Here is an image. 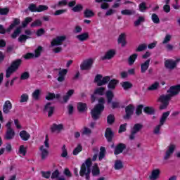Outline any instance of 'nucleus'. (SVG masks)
I'll return each mask as SVG.
<instances>
[{
	"mask_svg": "<svg viewBox=\"0 0 180 180\" xmlns=\"http://www.w3.org/2000/svg\"><path fill=\"white\" fill-rule=\"evenodd\" d=\"M169 94L162 95L159 101L161 102L160 109H167V106H168V103L172 96L174 95H178L180 92V85L172 86L170 89L167 91Z\"/></svg>",
	"mask_w": 180,
	"mask_h": 180,
	"instance_id": "f257e3e1",
	"label": "nucleus"
},
{
	"mask_svg": "<svg viewBox=\"0 0 180 180\" xmlns=\"http://www.w3.org/2000/svg\"><path fill=\"white\" fill-rule=\"evenodd\" d=\"M105 99L101 98L98 100V103L91 110V117L94 120H98L101 117V113L105 109Z\"/></svg>",
	"mask_w": 180,
	"mask_h": 180,
	"instance_id": "f03ea898",
	"label": "nucleus"
},
{
	"mask_svg": "<svg viewBox=\"0 0 180 180\" xmlns=\"http://www.w3.org/2000/svg\"><path fill=\"white\" fill-rule=\"evenodd\" d=\"M91 165L92 162L91 159H87L84 163L82 165L81 170L79 172L80 176H85L86 179H89V174H91Z\"/></svg>",
	"mask_w": 180,
	"mask_h": 180,
	"instance_id": "7ed1b4c3",
	"label": "nucleus"
},
{
	"mask_svg": "<svg viewBox=\"0 0 180 180\" xmlns=\"http://www.w3.org/2000/svg\"><path fill=\"white\" fill-rule=\"evenodd\" d=\"M44 144V146H41L39 148L41 160H46L49 156V148H50V143L48 135H46Z\"/></svg>",
	"mask_w": 180,
	"mask_h": 180,
	"instance_id": "20e7f679",
	"label": "nucleus"
},
{
	"mask_svg": "<svg viewBox=\"0 0 180 180\" xmlns=\"http://www.w3.org/2000/svg\"><path fill=\"white\" fill-rule=\"evenodd\" d=\"M22 63V60L18 59L13 61L11 65L7 69L6 72V77L9 78L19 68L20 64Z\"/></svg>",
	"mask_w": 180,
	"mask_h": 180,
	"instance_id": "39448f33",
	"label": "nucleus"
},
{
	"mask_svg": "<svg viewBox=\"0 0 180 180\" xmlns=\"http://www.w3.org/2000/svg\"><path fill=\"white\" fill-rule=\"evenodd\" d=\"M110 81V77L105 76L104 77L101 75H97L94 79V82L98 86H102L103 85H106Z\"/></svg>",
	"mask_w": 180,
	"mask_h": 180,
	"instance_id": "423d86ee",
	"label": "nucleus"
},
{
	"mask_svg": "<svg viewBox=\"0 0 180 180\" xmlns=\"http://www.w3.org/2000/svg\"><path fill=\"white\" fill-rule=\"evenodd\" d=\"M6 127L7 128V132L6 134V140H12L13 137H15V131L12 129V121H9L6 124Z\"/></svg>",
	"mask_w": 180,
	"mask_h": 180,
	"instance_id": "0eeeda50",
	"label": "nucleus"
},
{
	"mask_svg": "<svg viewBox=\"0 0 180 180\" xmlns=\"http://www.w3.org/2000/svg\"><path fill=\"white\" fill-rule=\"evenodd\" d=\"M94 64V59L89 58L84 60L80 65V69L82 70H91L92 68V65Z\"/></svg>",
	"mask_w": 180,
	"mask_h": 180,
	"instance_id": "6e6552de",
	"label": "nucleus"
},
{
	"mask_svg": "<svg viewBox=\"0 0 180 180\" xmlns=\"http://www.w3.org/2000/svg\"><path fill=\"white\" fill-rule=\"evenodd\" d=\"M143 127V125L141 124H136L134 125V127L132 128L131 131V135L129 136L130 140H134V137H136V134L141 130Z\"/></svg>",
	"mask_w": 180,
	"mask_h": 180,
	"instance_id": "1a4fd4ad",
	"label": "nucleus"
},
{
	"mask_svg": "<svg viewBox=\"0 0 180 180\" xmlns=\"http://www.w3.org/2000/svg\"><path fill=\"white\" fill-rule=\"evenodd\" d=\"M176 147V146H175V144H173V143H171L167 147V150H166V153L164 158L165 160H168V158H169V157H171V155L174 154V151H175Z\"/></svg>",
	"mask_w": 180,
	"mask_h": 180,
	"instance_id": "9d476101",
	"label": "nucleus"
},
{
	"mask_svg": "<svg viewBox=\"0 0 180 180\" xmlns=\"http://www.w3.org/2000/svg\"><path fill=\"white\" fill-rule=\"evenodd\" d=\"M41 50H43V48H41V46H39L37 50H35L34 54L28 53L24 56V58H25V60H29V58H33V57H39L40 56V53H41Z\"/></svg>",
	"mask_w": 180,
	"mask_h": 180,
	"instance_id": "9b49d317",
	"label": "nucleus"
},
{
	"mask_svg": "<svg viewBox=\"0 0 180 180\" xmlns=\"http://www.w3.org/2000/svg\"><path fill=\"white\" fill-rule=\"evenodd\" d=\"M65 40V36H60L57 37L56 39H53L51 41V46H61L63 44V41Z\"/></svg>",
	"mask_w": 180,
	"mask_h": 180,
	"instance_id": "f8f14e48",
	"label": "nucleus"
},
{
	"mask_svg": "<svg viewBox=\"0 0 180 180\" xmlns=\"http://www.w3.org/2000/svg\"><path fill=\"white\" fill-rule=\"evenodd\" d=\"M44 112H47L49 117L53 116V113H54V107L53 104L51 103H46L44 107Z\"/></svg>",
	"mask_w": 180,
	"mask_h": 180,
	"instance_id": "ddd939ff",
	"label": "nucleus"
},
{
	"mask_svg": "<svg viewBox=\"0 0 180 180\" xmlns=\"http://www.w3.org/2000/svg\"><path fill=\"white\" fill-rule=\"evenodd\" d=\"M126 115L124 116V119H130L133 112H134V106L129 105L125 108Z\"/></svg>",
	"mask_w": 180,
	"mask_h": 180,
	"instance_id": "4468645a",
	"label": "nucleus"
},
{
	"mask_svg": "<svg viewBox=\"0 0 180 180\" xmlns=\"http://www.w3.org/2000/svg\"><path fill=\"white\" fill-rule=\"evenodd\" d=\"M12 109V103H11V101L8 100L6 101L4 105H3V112L6 115H8L11 112V110Z\"/></svg>",
	"mask_w": 180,
	"mask_h": 180,
	"instance_id": "2eb2a0df",
	"label": "nucleus"
},
{
	"mask_svg": "<svg viewBox=\"0 0 180 180\" xmlns=\"http://www.w3.org/2000/svg\"><path fill=\"white\" fill-rule=\"evenodd\" d=\"M176 63H178V61L176 60H167L165 62V67H166V68H168V70H174V68L176 67Z\"/></svg>",
	"mask_w": 180,
	"mask_h": 180,
	"instance_id": "dca6fc26",
	"label": "nucleus"
},
{
	"mask_svg": "<svg viewBox=\"0 0 180 180\" xmlns=\"http://www.w3.org/2000/svg\"><path fill=\"white\" fill-rule=\"evenodd\" d=\"M116 54V50L115 49H110L106 53L105 55L103 57V60H111L115 57Z\"/></svg>",
	"mask_w": 180,
	"mask_h": 180,
	"instance_id": "f3484780",
	"label": "nucleus"
},
{
	"mask_svg": "<svg viewBox=\"0 0 180 180\" xmlns=\"http://www.w3.org/2000/svg\"><path fill=\"white\" fill-rule=\"evenodd\" d=\"M67 72H68V70L67 69H62L59 71L58 77V81H59V82H63V81L65 79V75H67Z\"/></svg>",
	"mask_w": 180,
	"mask_h": 180,
	"instance_id": "a211bd4d",
	"label": "nucleus"
},
{
	"mask_svg": "<svg viewBox=\"0 0 180 180\" xmlns=\"http://www.w3.org/2000/svg\"><path fill=\"white\" fill-rule=\"evenodd\" d=\"M67 5H68V0H61L58 4L52 5L51 8L56 9V8H63V6H67Z\"/></svg>",
	"mask_w": 180,
	"mask_h": 180,
	"instance_id": "6ab92c4d",
	"label": "nucleus"
},
{
	"mask_svg": "<svg viewBox=\"0 0 180 180\" xmlns=\"http://www.w3.org/2000/svg\"><path fill=\"white\" fill-rule=\"evenodd\" d=\"M160 172H161L160 171V169H153L151 172L150 176H149V179L150 180H157V179H158V176H160Z\"/></svg>",
	"mask_w": 180,
	"mask_h": 180,
	"instance_id": "aec40b11",
	"label": "nucleus"
},
{
	"mask_svg": "<svg viewBox=\"0 0 180 180\" xmlns=\"http://www.w3.org/2000/svg\"><path fill=\"white\" fill-rule=\"evenodd\" d=\"M79 41H85L89 39V34L88 32H84L81 34H79L76 37Z\"/></svg>",
	"mask_w": 180,
	"mask_h": 180,
	"instance_id": "412c9836",
	"label": "nucleus"
},
{
	"mask_svg": "<svg viewBox=\"0 0 180 180\" xmlns=\"http://www.w3.org/2000/svg\"><path fill=\"white\" fill-rule=\"evenodd\" d=\"M124 148H126V146L124 144L120 143L119 145H117L115 150V155L123 153V150H124Z\"/></svg>",
	"mask_w": 180,
	"mask_h": 180,
	"instance_id": "4be33fe9",
	"label": "nucleus"
},
{
	"mask_svg": "<svg viewBox=\"0 0 180 180\" xmlns=\"http://www.w3.org/2000/svg\"><path fill=\"white\" fill-rule=\"evenodd\" d=\"M105 138L108 141H112V139L113 137V132L110 128H107L105 133Z\"/></svg>",
	"mask_w": 180,
	"mask_h": 180,
	"instance_id": "5701e85b",
	"label": "nucleus"
},
{
	"mask_svg": "<svg viewBox=\"0 0 180 180\" xmlns=\"http://www.w3.org/2000/svg\"><path fill=\"white\" fill-rule=\"evenodd\" d=\"M150 67V59L147 60L145 63H142L141 65V72L144 73L148 70Z\"/></svg>",
	"mask_w": 180,
	"mask_h": 180,
	"instance_id": "b1692460",
	"label": "nucleus"
},
{
	"mask_svg": "<svg viewBox=\"0 0 180 180\" xmlns=\"http://www.w3.org/2000/svg\"><path fill=\"white\" fill-rule=\"evenodd\" d=\"M118 43L121 44L122 47L126 46V34H121L118 38Z\"/></svg>",
	"mask_w": 180,
	"mask_h": 180,
	"instance_id": "393cba45",
	"label": "nucleus"
},
{
	"mask_svg": "<svg viewBox=\"0 0 180 180\" xmlns=\"http://www.w3.org/2000/svg\"><path fill=\"white\" fill-rule=\"evenodd\" d=\"M20 136L24 141H27V140L30 139V134H29L26 131H21L20 132Z\"/></svg>",
	"mask_w": 180,
	"mask_h": 180,
	"instance_id": "a878e982",
	"label": "nucleus"
},
{
	"mask_svg": "<svg viewBox=\"0 0 180 180\" xmlns=\"http://www.w3.org/2000/svg\"><path fill=\"white\" fill-rule=\"evenodd\" d=\"M64 127V125L62 124H53L52 127H51V131H60V130H63Z\"/></svg>",
	"mask_w": 180,
	"mask_h": 180,
	"instance_id": "bb28decb",
	"label": "nucleus"
},
{
	"mask_svg": "<svg viewBox=\"0 0 180 180\" xmlns=\"http://www.w3.org/2000/svg\"><path fill=\"white\" fill-rule=\"evenodd\" d=\"M169 111L165 112L162 114V117H160V124L164 126V123H165L168 116H169Z\"/></svg>",
	"mask_w": 180,
	"mask_h": 180,
	"instance_id": "cd10ccee",
	"label": "nucleus"
},
{
	"mask_svg": "<svg viewBox=\"0 0 180 180\" xmlns=\"http://www.w3.org/2000/svg\"><path fill=\"white\" fill-rule=\"evenodd\" d=\"M105 96L107 98L108 103H112V101L113 99V91L108 90L105 92Z\"/></svg>",
	"mask_w": 180,
	"mask_h": 180,
	"instance_id": "c85d7f7f",
	"label": "nucleus"
},
{
	"mask_svg": "<svg viewBox=\"0 0 180 180\" xmlns=\"http://www.w3.org/2000/svg\"><path fill=\"white\" fill-rule=\"evenodd\" d=\"M27 151V148L25 146L21 145L18 150V154L20 155V157H25V155H26Z\"/></svg>",
	"mask_w": 180,
	"mask_h": 180,
	"instance_id": "c756f323",
	"label": "nucleus"
},
{
	"mask_svg": "<svg viewBox=\"0 0 180 180\" xmlns=\"http://www.w3.org/2000/svg\"><path fill=\"white\" fill-rule=\"evenodd\" d=\"M40 94H41V90L36 89L33 91L32 96L35 101H39L40 99Z\"/></svg>",
	"mask_w": 180,
	"mask_h": 180,
	"instance_id": "7c9ffc66",
	"label": "nucleus"
},
{
	"mask_svg": "<svg viewBox=\"0 0 180 180\" xmlns=\"http://www.w3.org/2000/svg\"><path fill=\"white\" fill-rule=\"evenodd\" d=\"M91 174L93 176H96L97 175H99L100 171H99V167H98V165L95 164L92 167L91 169Z\"/></svg>",
	"mask_w": 180,
	"mask_h": 180,
	"instance_id": "2f4dec72",
	"label": "nucleus"
},
{
	"mask_svg": "<svg viewBox=\"0 0 180 180\" xmlns=\"http://www.w3.org/2000/svg\"><path fill=\"white\" fill-rule=\"evenodd\" d=\"M19 23H20V20H19L18 18L14 19L13 23H12L9 26V27L7 30V32H11V30H12V29H14V27L18 26V25H19Z\"/></svg>",
	"mask_w": 180,
	"mask_h": 180,
	"instance_id": "473e14b6",
	"label": "nucleus"
},
{
	"mask_svg": "<svg viewBox=\"0 0 180 180\" xmlns=\"http://www.w3.org/2000/svg\"><path fill=\"white\" fill-rule=\"evenodd\" d=\"M119 82H117V80L116 79H112L111 81H110V82L108 84V88L109 89H115V88H116V85H117V83Z\"/></svg>",
	"mask_w": 180,
	"mask_h": 180,
	"instance_id": "72a5a7b5",
	"label": "nucleus"
},
{
	"mask_svg": "<svg viewBox=\"0 0 180 180\" xmlns=\"http://www.w3.org/2000/svg\"><path fill=\"white\" fill-rule=\"evenodd\" d=\"M105 153H106V149L105 148V147H101L100 148V153L98 155L99 161H102V160H103V158H105Z\"/></svg>",
	"mask_w": 180,
	"mask_h": 180,
	"instance_id": "f704fd0d",
	"label": "nucleus"
},
{
	"mask_svg": "<svg viewBox=\"0 0 180 180\" xmlns=\"http://www.w3.org/2000/svg\"><path fill=\"white\" fill-rule=\"evenodd\" d=\"M160 86V83L158 82H155V83L152 84L150 86L148 87V91H155L158 89Z\"/></svg>",
	"mask_w": 180,
	"mask_h": 180,
	"instance_id": "c9c22d12",
	"label": "nucleus"
},
{
	"mask_svg": "<svg viewBox=\"0 0 180 180\" xmlns=\"http://www.w3.org/2000/svg\"><path fill=\"white\" fill-rule=\"evenodd\" d=\"M54 98H56V99H58L60 98V94H54L53 93H48V94L46 96V99L48 101H51L54 99Z\"/></svg>",
	"mask_w": 180,
	"mask_h": 180,
	"instance_id": "e433bc0d",
	"label": "nucleus"
},
{
	"mask_svg": "<svg viewBox=\"0 0 180 180\" xmlns=\"http://www.w3.org/2000/svg\"><path fill=\"white\" fill-rule=\"evenodd\" d=\"M77 109L79 112H85V110H86V104L84 103H79L77 104Z\"/></svg>",
	"mask_w": 180,
	"mask_h": 180,
	"instance_id": "4c0bfd02",
	"label": "nucleus"
},
{
	"mask_svg": "<svg viewBox=\"0 0 180 180\" xmlns=\"http://www.w3.org/2000/svg\"><path fill=\"white\" fill-rule=\"evenodd\" d=\"M115 169H122L123 168V162L121 160H116L114 165Z\"/></svg>",
	"mask_w": 180,
	"mask_h": 180,
	"instance_id": "58836bf2",
	"label": "nucleus"
},
{
	"mask_svg": "<svg viewBox=\"0 0 180 180\" xmlns=\"http://www.w3.org/2000/svg\"><path fill=\"white\" fill-rule=\"evenodd\" d=\"M143 112L147 115H154V108L152 107H145L143 108Z\"/></svg>",
	"mask_w": 180,
	"mask_h": 180,
	"instance_id": "ea45409f",
	"label": "nucleus"
},
{
	"mask_svg": "<svg viewBox=\"0 0 180 180\" xmlns=\"http://www.w3.org/2000/svg\"><path fill=\"white\" fill-rule=\"evenodd\" d=\"M72 95H74V90H69L66 95L63 97L64 101L67 102L68 99L72 96Z\"/></svg>",
	"mask_w": 180,
	"mask_h": 180,
	"instance_id": "a19ab883",
	"label": "nucleus"
},
{
	"mask_svg": "<svg viewBox=\"0 0 180 180\" xmlns=\"http://www.w3.org/2000/svg\"><path fill=\"white\" fill-rule=\"evenodd\" d=\"M20 32H22V27H18L14 32L13 33V34L11 35L13 39H16L18 37V36H19V34H20Z\"/></svg>",
	"mask_w": 180,
	"mask_h": 180,
	"instance_id": "79ce46f5",
	"label": "nucleus"
},
{
	"mask_svg": "<svg viewBox=\"0 0 180 180\" xmlns=\"http://www.w3.org/2000/svg\"><path fill=\"white\" fill-rule=\"evenodd\" d=\"M95 13H94V11L89 9H86L84 11V18H92Z\"/></svg>",
	"mask_w": 180,
	"mask_h": 180,
	"instance_id": "37998d69",
	"label": "nucleus"
},
{
	"mask_svg": "<svg viewBox=\"0 0 180 180\" xmlns=\"http://www.w3.org/2000/svg\"><path fill=\"white\" fill-rule=\"evenodd\" d=\"M94 94L96 95H104L105 94V88L100 87V88L96 89Z\"/></svg>",
	"mask_w": 180,
	"mask_h": 180,
	"instance_id": "c03bdc74",
	"label": "nucleus"
},
{
	"mask_svg": "<svg viewBox=\"0 0 180 180\" xmlns=\"http://www.w3.org/2000/svg\"><path fill=\"white\" fill-rule=\"evenodd\" d=\"M136 59H137V54L134 53L131 55L128 60L129 65H133L134 63V61H136Z\"/></svg>",
	"mask_w": 180,
	"mask_h": 180,
	"instance_id": "a18cd8bd",
	"label": "nucleus"
},
{
	"mask_svg": "<svg viewBox=\"0 0 180 180\" xmlns=\"http://www.w3.org/2000/svg\"><path fill=\"white\" fill-rule=\"evenodd\" d=\"M27 101H29V95L27 94H23L20 97V103H24L25 102H27Z\"/></svg>",
	"mask_w": 180,
	"mask_h": 180,
	"instance_id": "49530a36",
	"label": "nucleus"
},
{
	"mask_svg": "<svg viewBox=\"0 0 180 180\" xmlns=\"http://www.w3.org/2000/svg\"><path fill=\"white\" fill-rule=\"evenodd\" d=\"M42 22L41 20H36L31 24V27H39L41 26Z\"/></svg>",
	"mask_w": 180,
	"mask_h": 180,
	"instance_id": "de8ad7c7",
	"label": "nucleus"
},
{
	"mask_svg": "<svg viewBox=\"0 0 180 180\" xmlns=\"http://www.w3.org/2000/svg\"><path fill=\"white\" fill-rule=\"evenodd\" d=\"M27 39H30V37L27 35L22 34L19 37L18 41H20V43H25Z\"/></svg>",
	"mask_w": 180,
	"mask_h": 180,
	"instance_id": "09e8293b",
	"label": "nucleus"
},
{
	"mask_svg": "<svg viewBox=\"0 0 180 180\" xmlns=\"http://www.w3.org/2000/svg\"><path fill=\"white\" fill-rule=\"evenodd\" d=\"M122 15H134L136 13V11L134 10H122L121 11Z\"/></svg>",
	"mask_w": 180,
	"mask_h": 180,
	"instance_id": "8fccbe9b",
	"label": "nucleus"
},
{
	"mask_svg": "<svg viewBox=\"0 0 180 180\" xmlns=\"http://www.w3.org/2000/svg\"><path fill=\"white\" fill-rule=\"evenodd\" d=\"M32 20H33V19H32V18H30V17L26 18L25 19V20L22 21V27H26V26H27V25H29V23H30V22H32Z\"/></svg>",
	"mask_w": 180,
	"mask_h": 180,
	"instance_id": "3c124183",
	"label": "nucleus"
},
{
	"mask_svg": "<svg viewBox=\"0 0 180 180\" xmlns=\"http://www.w3.org/2000/svg\"><path fill=\"white\" fill-rule=\"evenodd\" d=\"M81 151H82V146L81 145H78L77 147L73 150V155H78Z\"/></svg>",
	"mask_w": 180,
	"mask_h": 180,
	"instance_id": "603ef678",
	"label": "nucleus"
},
{
	"mask_svg": "<svg viewBox=\"0 0 180 180\" xmlns=\"http://www.w3.org/2000/svg\"><path fill=\"white\" fill-rule=\"evenodd\" d=\"M122 86L124 89L126 90V89H129V88H131V86H133V85L131 84V83L129 82H122Z\"/></svg>",
	"mask_w": 180,
	"mask_h": 180,
	"instance_id": "864d4df0",
	"label": "nucleus"
},
{
	"mask_svg": "<svg viewBox=\"0 0 180 180\" xmlns=\"http://www.w3.org/2000/svg\"><path fill=\"white\" fill-rule=\"evenodd\" d=\"M68 155V152L67 150V148H65V146H63L62 147V153H61V157L63 158H66V157Z\"/></svg>",
	"mask_w": 180,
	"mask_h": 180,
	"instance_id": "5fc2aeb1",
	"label": "nucleus"
},
{
	"mask_svg": "<svg viewBox=\"0 0 180 180\" xmlns=\"http://www.w3.org/2000/svg\"><path fill=\"white\" fill-rule=\"evenodd\" d=\"M161 127H162V125H161V124L157 125L153 131L154 134H160L161 132L160 131V130H161Z\"/></svg>",
	"mask_w": 180,
	"mask_h": 180,
	"instance_id": "6e6d98bb",
	"label": "nucleus"
},
{
	"mask_svg": "<svg viewBox=\"0 0 180 180\" xmlns=\"http://www.w3.org/2000/svg\"><path fill=\"white\" fill-rule=\"evenodd\" d=\"M146 9H147V6L146 5V3L142 2L139 4L140 12H146Z\"/></svg>",
	"mask_w": 180,
	"mask_h": 180,
	"instance_id": "4d7b16f0",
	"label": "nucleus"
},
{
	"mask_svg": "<svg viewBox=\"0 0 180 180\" xmlns=\"http://www.w3.org/2000/svg\"><path fill=\"white\" fill-rule=\"evenodd\" d=\"M82 5L77 4L75 7L72 8L73 12H81L82 11Z\"/></svg>",
	"mask_w": 180,
	"mask_h": 180,
	"instance_id": "13d9d810",
	"label": "nucleus"
},
{
	"mask_svg": "<svg viewBox=\"0 0 180 180\" xmlns=\"http://www.w3.org/2000/svg\"><path fill=\"white\" fill-rule=\"evenodd\" d=\"M141 113H143V105H140L136 107V115H137V116H140Z\"/></svg>",
	"mask_w": 180,
	"mask_h": 180,
	"instance_id": "bf43d9fd",
	"label": "nucleus"
},
{
	"mask_svg": "<svg viewBox=\"0 0 180 180\" xmlns=\"http://www.w3.org/2000/svg\"><path fill=\"white\" fill-rule=\"evenodd\" d=\"M47 9H49L47 6L39 5L37 7V12H44V11H47Z\"/></svg>",
	"mask_w": 180,
	"mask_h": 180,
	"instance_id": "052dcab7",
	"label": "nucleus"
},
{
	"mask_svg": "<svg viewBox=\"0 0 180 180\" xmlns=\"http://www.w3.org/2000/svg\"><path fill=\"white\" fill-rule=\"evenodd\" d=\"M107 122L108 124H112L115 122V116L113 115H110L107 117Z\"/></svg>",
	"mask_w": 180,
	"mask_h": 180,
	"instance_id": "680f3d73",
	"label": "nucleus"
},
{
	"mask_svg": "<svg viewBox=\"0 0 180 180\" xmlns=\"http://www.w3.org/2000/svg\"><path fill=\"white\" fill-rule=\"evenodd\" d=\"M142 22H144V17L141 16L134 22V25L139 26Z\"/></svg>",
	"mask_w": 180,
	"mask_h": 180,
	"instance_id": "e2e57ef3",
	"label": "nucleus"
},
{
	"mask_svg": "<svg viewBox=\"0 0 180 180\" xmlns=\"http://www.w3.org/2000/svg\"><path fill=\"white\" fill-rule=\"evenodd\" d=\"M151 18L153 23H160V18H158V15L153 14Z\"/></svg>",
	"mask_w": 180,
	"mask_h": 180,
	"instance_id": "0e129e2a",
	"label": "nucleus"
},
{
	"mask_svg": "<svg viewBox=\"0 0 180 180\" xmlns=\"http://www.w3.org/2000/svg\"><path fill=\"white\" fill-rule=\"evenodd\" d=\"M146 49H147V45L142 44L138 46L136 51H144Z\"/></svg>",
	"mask_w": 180,
	"mask_h": 180,
	"instance_id": "69168bd1",
	"label": "nucleus"
},
{
	"mask_svg": "<svg viewBox=\"0 0 180 180\" xmlns=\"http://www.w3.org/2000/svg\"><path fill=\"white\" fill-rule=\"evenodd\" d=\"M41 174L44 178H46V179L50 178V176H51V172H50L49 171L48 172H41Z\"/></svg>",
	"mask_w": 180,
	"mask_h": 180,
	"instance_id": "338daca9",
	"label": "nucleus"
},
{
	"mask_svg": "<svg viewBox=\"0 0 180 180\" xmlns=\"http://www.w3.org/2000/svg\"><path fill=\"white\" fill-rule=\"evenodd\" d=\"M29 9L31 11V12H37V6H36L34 4H30Z\"/></svg>",
	"mask_w": 180,
	"mask_h": 180,
	"instance_id": "774afa93",
	"label": "nucleus"
}]
</instances>
